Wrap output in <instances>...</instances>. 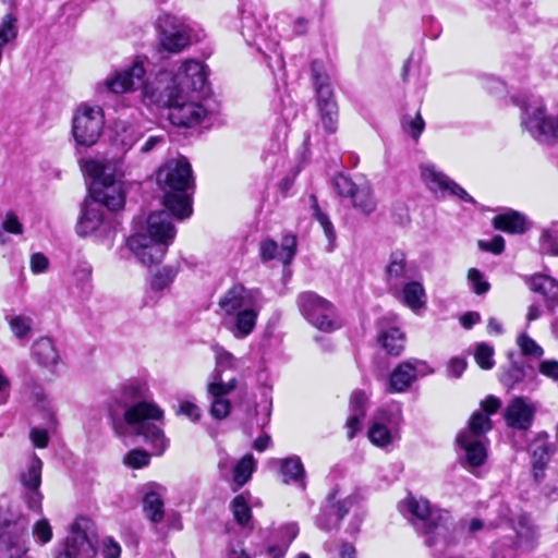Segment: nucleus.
Wrapping results in <instances>:
<instances>
[{"label":"nucleus","mask_w":558,"mask_h":558,"mask_svg":"<svg viewBox=\"0 0 558 558\" xmlns=\"http://www.w3.org/2000/svg\"><path fill=\"white\" fill-rule=\"evenodd\" d=\"M101 555L104 558H120L121 547L112 537H105L101 542Z\"/></svg>","instance_id":"obj_54"},{"label":"nucleus","mask_w":558,"mask_h":558,"mask_svg":"<svg viewBox=\"0 0 558 558\" xmlns=\"http://www.w3.org/2000/svg\"><path fill=\"white\" fill-rule=\"evenodd\" d=\"M142 137L143 131L140 126L126 122L116 124L113 144L123 153H128Z\"/></svg>","instance_id":"obj_32"},{"label":"nucleus","mask_w":558,"mask_h":558,"mask_svg":"<svg viewBox=\"0 0 558 558\" xmlns=\"http://www.w3.org/2000/svg\"><path fill=\"white\" fill-rule=\"evenodd\" d=\"M145 392L142 384L124 385L108 403V415L118 437L141 436L153 454L161 456L169 446L161 427L163 411L155 403L145 401Z\"/></svg>","instance_id":"obj_2"},{"label":"nucleus","mask_w":558,"mask_h":558,"mask_svg":"<svg viewBox=\"0 0 558 558\" xmlns=\"http://www.w3.org/2000/svg\"><path fill=\"white\" fill-rule=\"evenodd\" d=\"M420 172L425 186L437 197L453 195L463 202L475 203L474 198L462 186L441 172L434 163H422Z\"/></svg>","instance_id":"obj_17"},{"label":"nucleus","mask_w":558,"mask_h":558,"mask_svg":"<svg viewBox=\"0 0 558 558\" xmlns=\"http://www.w3.org/2000/svg\"><path fill=\"white\" fill-rule=\"evenodd\" d=\"M532 458L533 475L539 482L544 478V471L550 461L553 449L546 434L537 435L529 446Z\"/></svg>","instance_id":"obj_27"},{"label":"nucleus","mask_w":558,"mask_h":558,"mask_svg":"<svg viewBox=\"0 0 558 558\" xmlns=\"http://www.w3.org/2000/svg\"><path fill=\"white\" fill-rule=\"evenodd\" d=\"M50 262L43 253H34L31 255L29 268L34 275H40L49 269Z\"/></svg>","instance_id":"obj_53"},{"label":"nucleus","mask_w":558,"mask_h":558,"mask_svg":"<svg viewBox=\"0 0 558 558\" xmlns=\"http://www.w3.org/2000/svg\"><path fill=\"white\" fill-rule=\"evenodd\" d=\"M413 277V267L408 264L402 252H395L390 255L386 267V282L393 293H398L403 283Z\"/></svg>","instance_id":"obj_25"},{"label":"nucleus","mask_w":558,"mask_h":558,"mask_svg":"<svg viewBox=\"0 0 558 558\" xmlns=\"http://www.w3.org/2000/svg\"><path fill=\"white\" fill-rule=\"evenodd\" d=\"M535 407L522 397L513 398L507 405L504 417L508 426L525 430L533 422Z\"/></svg>","instance_id":"obj_22"},{"label":"nucleus","mask_w":558,"mask_h":558,"mask_svg":"<svg viewBox=\"0 0 558 558\" xmlns=\"http://www.w3.org/2000/svg\"><path fill=\"white\" fill-rule=\"evenodd\" d=\"M272 463L279 469V474L284 484H295L305 489V469L298 456H291L284 459H276Z\"/></svg>","instance_id":"obj_28"},{"label":"nucleus","mask_w":558,"mask_h":558,"mask_svg":"<svg viewBox=\"0 0 558 558\" xmlns=\"http://www.w3.org/2000/svg\"><path fill=\"white\" fill-rule=\"evenodd\" d=\"M494 355V349L486 344V343H480L476 347L474 357L478 366L483 369H490L495 365V362L493 360Z\"/></svg>","instance_id":"obj_49"},{"label":"nucleus","mask_w":558,"mask_h":558,"mask_svg":"<svg viewBox=\"0 0 558 558\" xmlns=\"http://www.w3.org/2000/svg\"><path fill=\"white\" fill-rule=\"evenodd\" d=\"M165 143V137L161 136V135H155V136H149L145 143L141 146L140 148V151L142 154H148L149 151H151L157 145H160V144H163Z\"/></svg>","instance_id":"obj_63"},{"label":"nucleus","mask_w":558,"mask_h":558,"mask_svg":"<svg viewBox=\"0 0 558 558\" xmlns=\"http://www.w3.org/2000/svg\"><path fill=\"white\" fill-rule=\"evenodd\" d=\"M178 415L186 416L192 422H197L202 416L201 408L192 401H181L177 409Z\"/></svg>","instance_id":"obj_52"},{"label":"nucleus","mask_w":558,"mask_h":558,"mask_svg":"<svg viewBox=\"0 0 558 558\" xmlns=\"http://www.w3.org/2000/svg\"><path fill=\"white\" fill-rule=\"evenodd\" d=\"M312 74L317 96V109L324 130L332 134L338 128V105L333 97L330 78L320 62L312 63Z\"/></svg>","instance_id":"obj_13"},{"label":"nucleus","mask_w":558,"mask_h":558,"mask_svg":"<svg viewBox=\"0 0 558 558\" xmlns=\"http://www.w3.org/2000/svg\"><path fill=\"white\" fill-rule=\"evenodd\" d=\"M146 106H162L169 108V120L173 125L191 128L204 121L209 109L203 93L195 95L160 94L149 90V96H142Z\"/></svg>","instance_id":"obj_7"},{"label":"nucleus","mask_w":558,"mask_h":558,"mask_svg":"<svg viewBox=\"0 0 558 558\" xmlns=\"http://www.w3.org/2000/svg\"><path fill=\"white\" fill-rule=\"evenodd\" d=\"M93 536L94 522L86 517H77L70 525L69 534L54 558H96L97 548Z\"/></svg>","instance_id":"obj_10"},{"label":"nucleus","mask_w":558,"mask_h":558,"mask_svg":"<svg viewBox=\"0 0 558 558\" xmlns=\"http://www.w3.org/2000/svg\"><path fill=\"white\" fill-rule=\"evenodd\" d=\"M106 125L104 108L97 104L83 101L72 113L71 135L77 147L90 148L102 136Z\"/></svg>","instance_id":"obj_8"},{"label":"nucleus","mask_w":558,"mask_h":558,"mask_svg":"<svg viewBox=\"0 0 558 558\" xmlns=\"http://www.w3.org/2000/svg\"><path fill=\"white\" fill-rule=\"evenodd\" d=\"M76 232L81 236L96 233L110 247L117 233V226L111 217L106 215L101 204L88 197L78 219Z\"/></svg>","instance_id":"obj_12"},{"label":"nucleus","mask_w":558,"mask_h":558,"mask_svg":"<svg viewBox=\"0 0 558 558\" xmlns=\"http://www.w3.org/2000/svg\"><path fill=\"white\" fill-rule=\"evenodd\" d=\"M517 344L525 356L539 359L544 354L543 348L526 333H521L518 337Z\"/></svg>","instance_id":"obj_45"},{"label":"nucleus","mask_w":558,"mask_h":558,"mask_svg":"<svg viewBox=\"0 0 558 558\" xmlns=\"http://www.w3.org/2000/svg\"><path fill=\"white\" fill-rule=\"evenodd\" d=\"M231 510L236 522L246 529L252 530V511L248 506V498L245 494L238 495L231 502Z\"/></svg>","instance_id":"obj_38"},{"label":"nucleus","mask_w":558,"mask_h":558,"mask_svg":"<svg viewBox=\"0 0 558 558\" xmlns=\"http://www.w3.org/2000/svg\"><path fill=\"white\" fill-rule=\"evenodd\" d=\"M218 468L223 477H227L230 474V472L233 471L234 465L232 463L231 458L227 453H222L219 457Z\"/></svg>","instance_id":"obj_64"},{"label":"nucleus","mask_w":558,"mask_h":558,"mask_svg":"<svg viewBox=\"0 0 558 558\" xmlns=\"http://www.w3.org/2000/svg\"><path fill=\"white\" fill-rule=\"evenodd\" d=\"M124 463L133 469H140L149 463V454L144 450H131L124 457Z\"/></svg>","instance_id":"obj_51"},{"label":"nucleus","mask_w":558,"mask_h":558,"mask_svg":"<svg viewBox=\"0 0 558 558\" xmlns=\"http://www.w3.org/2000/svg\"><path fill=\"white\" fill-rule=\"evenodd\" d=\"M296 252V238L288 234L282 238L281 246L272 240H264L259 245V253L263 260L280 259L283 264H290Z\"/></svg>","instance_id":"obj_26"},{"label":"nucleus","mask_w":558,"mask_h":558,"mask_svg":"<svg viewBox=\"0 0 558 558\" xmlns=\"http://www.w3.org/2000/svg\"><path fill=\"white\" fill-rule=\"evenodd\" d=\"M27 526L24 521L7 523L0 532V542L4 546L9 558L17 555L26 554L28 547L26 545Z\"/></svg>","instance_id":"obj_23"},{"label":"nucleus","mask_w":558,"mask_h":558,"mask_svg":"<svg viewBox=\"0 0 558 558\" xmlns=\"http://www.w3.org/2000/svg\"><path fill=\"white\" fill-rule=\"evenodd\" d=\"M368 397L362 390H355L350 398L351 414L347 420L348 437L352 439L361 428V422L366 414Z\"/></svg>","instance_id":"obj_31"},{"label":"nucleus","mask_w":558,"mask_h":558,"mask_svg":"<svg viewBox=\"0 0 558 558\" xmlns=\"http://www.w3.org/2000/svg\"><path fill=\"white\" fill-rule=\"evenodd\" d=\"M43 461L33 454L25 469L21 471L19 480L24 488L28 508L37 513L43 510V494L39 490L41 485Z\"/></svg>","instance_id":"obj_20"},{"label":"nucleus","mask_w":558,"mask_h":558,"mask_svg":"<svg viewBox=\"0 0 558 558\" xmlns=\"http://www.w3.org/2000/svg\"><path fill=\"white\" fill-rule=\"evenodd\" d=\"M161 46L173 53L181 52L191 44V29L180 17L161 13L156 20Z\"/></svg>","instance_id":"obj_15"},{"label":"nucleus","mask_w":558,"mask_h":558,"mask_svg":"<svg viewBox=\"0 0 558 558\" xmlns=\"http://www.w3.org/2000/svg\"><path fill=\"white\" fill-rule=\"evenodd\" d=\"M32 356L36 363L50 372H54L60 363V355L54 342L48 337L37 339L32 345Z\"/></svg>","instance_id":"obj_29"},{"label":"nucleus","mask_w":558,"mask_h":558,"mask_svg":"<svg viewBox=\"0 0 558 558\" xmlns=\"http://www.w3.org/2000/svg\"><path fill=\"white\" fill-rule=\"evenodd\" d=\"M398 509L434 555L445 554L458 543V524L450 510L433 505L427 498L409 495Z\"/></svg>","instance_id":"obj_4"},{"label":"nucleus","mask_w":558,"mask_h":558,"mask_svg":"<svg viewBox=\"0 0 558 558\" xmlns=\"http://www.w3.org/2000/svg\"><path fill=\"white\" fill-rule=\"evenodd\" d=\"M241 34L248 45L256 43L264 34L263 17L245 7L241 9Z\"/></svg>","instance_id":"obj_33"},{"label":"nucleus","mask_w":558,"mask_h":558,"mask_svg":"<svg viewBox=\"0 0 558 558\" xmlns=\"http://www.w3.org/2000/svg\"><path fill=\"white\" fill-rule=\"evenodd\" d=\"M238 387V379L231 378L227 381L217 374H211L206 386L208 399L210 400L209 413L216 420H223L231 412V402L227 398Z\"/></svg>","instance_id":"obj_18"},{"label":"nucleus","mask_w":558,"mask_h":558,"mask_svg":"<svg viewBox=\"0 0 558 558\" xmlns=\"http://www.w3.org/2000/svg\"><path fill=\"white\" fill-rule=\"evenodd\" d=\"M5 320L10 327L12 335L20 341H27L33 332V319L25 314H9Z\"/></svg>","instance_id":"obj_36"},{"label":"nucleus","mask_w":558,"mask_h":558,"mask_svg":"<svg viewBox=\"0 0 558 558\" xmlns=\"http://www.w3.org/2000/svg\"><path fill=\"white\" fill-rule=\"evenodd\" d=\"M432 372L428 365L421 360H407L398 364L390 373L386 389L389 393L405 392L418 377Z\"/></svg>","instance_id":"obj_19"},{"label":"nucleus","mask_w":558,"mask_h":558,"mask_svg":"<svg viewBox=\"0 0 558 558\" xmlns=\"http://www.w3.org/2000/svg\"><path fill=\"white\" fill-rule=\"evenodd\" d=\"M521 126L542 145L558 144V113L550 116L541 100L525 106L521 113Z\"/></svg>","instance_id":"obj_9"},{"label":"nucleus","mask_w":558,"mask_h":558,"mask_svg":"<svg viewBox=\"0 0 558 558\" xmlns=\"http://www.w3.org/2000/svg\"><path fill=\"white\" fill-rule=\"evenodd\" d=\"M354 502H355L354 497H348L341 504H339L337 507L332 506L331 511L336 515L335 521L331 524H329L328 522H324L323 515H320L317 519L318 526L322 529H325V530L331 529L348 513V511L350 510V508L353 506Z\"/></svg>","instance_id":"obj_47"},{"label":"nucleus","mask_w":558,"mask_h":558,"mask_svg":"<svg viewBox=\"0 0 558 558\" xmlns=\"http://www.w3.org/2000/svg\"><path fill=\"white\" fill-rule=\"evenodd\" d=\"M401 125L412 138L417 140L425 128V122L420 113L407 114L402 118Z\"/></svg>","instance_id":"obj_46"},{"label":"nucleus","mask_w":558,"mask_h":558,"mask_svg":"<svg viewBox=\"0 0 558 558\" xmlns=\"http://www.w3.org/2000/svg\"><path fill=\"white\" fill-rule=\"evenodd\" d=\"M378 341L389 355L398 356L404 350V335L397 327L381 330Z\"/></svg>","instance_id":"obj_35"},{"label":"nucleus","mask_w":558,"mask_h":558,"mask_svg":"<svg viewBox=\"0 0 558 558\" xmlns=\"http://www.w3.org/2000/svg\"><path fill=\"white\" fill-rule=\"evenodd\" d=\"M312 199L314 202V204H313L314 216H315L316 220L319 222L320 227L323 228L324 233L329 242V251H331L333 248V242L336 240L335 228H333L331 221L329 220V218L327 217V215H325L319 209V207L316 203V198L314 196H312Z\"/></svg>","instance_id":"obj_44"},{"label":"nucleus","mask_w":558,"mask_h":558,"mask_svg":"<svg viewBox=\"0 0 558 558\" xmlns=\"http://www.w3.org/2000/svg\"><path fill=\"white\" fill-rule=\"evenodd\" d=\"M493 223L496 229L508 233H523L527 229L526 218L514 210L497 215Z\"/></svg>","instance_id":"obj_34"},{"label":"nucleus","mask_w":558,"mask_h":558,"mask_svg":"<svg viewBox=\"0 0 558 558\" xmlns=\"http://www.w3.org/2000/svg\"><path fill=\"white\" fill-rule=\"evenodd\" d=\"M298 305L302 315L315 328L332 331L339 327L332 304L316 293H301L298 298Z\"/></svg>","instance_id":"obj_14"},{"label":"nucleus","mask_w":558,"mask_h":558,"mask_svg":"<svg viewBox=\"0 0 558 558\" xmlns=\"http://www.w3.org/2000/svg\"><path fill=\"white\" fill-rule=\"evenodd\" d=\"M468 281L476 294H485L490 289L489 282L484 275L476 268H470L468 271Z\"/></svg>","instance_id":"obj_48"},{"label":"nucleus","mask_w":558,"mask_h":558,"mask_svg":"<svg viewBox=\"0 0 558 558\" xmlns=\"http://www.w3.org/2000/svg\"><path fill=\"white\" fill-rule=\"evenodd\" d=\"M12 384L0 365V407L7 404L11 397Z\"/></svg>","instance_id":"obj_55"},{"label":"nucleus","mask_w":558,"mask_h":558,"mask_svg":"<svg viewBox=\"0 0 558 558\" xmlns=\"http://www.w3.org/2000/svg\"><path fill=\"white\" fill-rule=\"evenodd\" d=\"M32 533L36 542L41 545L48 544L52 539V527L47 519H40L33 525Z\"/></svg>","instance_id":"obj_50"},{"label":"nucleus","mask_w":558,"mask_h":558,"mask_svg":"<svg viewBox=\"0 0 558 558\" xmlns=\"http://www.w3.org/2000/svg\"><path fill=\"white\" fill-rule=\"evenodd\" d=\"M526 377L525 367L522 365H519L518 363L511 364L501 375L500 381L504 386L507 388H515Z\"/></svg>","instance_id":"obj_42"},{"label":"nucleus","mask_w":558,"mask_h":558,"mask_svg":"<svg viewBox=\"0 0 558 558\" xmlns=\"http://www.w3.org/2000/svg\"><path fill=\"white\" fill-rule=\"evenodd\" d=\"M492 422L481 411L474 412L469 425L458 436L457 441L465 451V459L471 466H480L486 460L485 434L490 430Z\"/></svg>","instance_id":"obj_11"},{"label":"nucleus","mask_w":558,"mask_h":558,"mask_svg":"<svg viewBox=\"0 0 558 558\" xmlns=\"http://www.w3.org/2000/svg\"><path fill=\"white\" fill-rule=\"evenodd\" d=\"M166 488L157 483H148L143 487V512L153 523H160L165 517L163 495Z\"/></svg>","instance_id":"obj_24"},{"label":"nucleus","mask_w":558,"mask_h":558,"mask_svg":"<svg viewBox=\"0 0 558 558\" xmlns=\"http://www.w3.org/2000/svg\"><path fill=\"white\" fill-rule=\"evenodd\" d=\"M279 533L281 537V543L288 544L289 546L291 542L296 537L299 533V527L296 523H288L279 530Z\"/></svg>","instance_id":"obj_59"},{"label":"nucleus","mask_w":558,"mask_h":558,"mask_svg":"<svg viewBox=\"0 0 558 558\" xmlns=\"http://www.w3.org/2000/svg\"><path fill=\"white\" fill-rule=\"evenodd\" d=\"M402 294L403 303L412 310H418L425 305V290L417 281H407L398 293Z\"/></svg>","instance_id":"obj_37"},{"label":"nucleus","mask_w":558,"mask_h":558,"mask_svg":"<svg viewBox=\"0 0 558 558\" xmlns=\"http://www.w3.org/2000/svg\"><path fill=\"white\" fill-rule=\"evenodd\" d=\"M530 289L544 296L549 310L558 307V281L549 276L535 274L526 279Z\"/></svg>","instance_id":"obj_30"},{"label":"nucleus","mask_w":558,"mask_h":558,"mask_svg":"<svg viewBox=\"0 0 558 558\" xmlns=\"http://www.w3.org/2000/svg\"><path fill=\"white\" fill-rule=\"evenodd\" d=\"M482 410L486 412L483 415H486L489 418V414H494L497 412V410L500 407V400L494 396L487 397L482 403H481Z\"/></svg>","instance_id":"obj_62"},{"label":"nucleus","mask_w":558,"mask_h":558,"mask_svg":"<svg viewBox=\"0 0 558 558\" xmlns=\"http://www.w3.org/2000/svg\"><path fill=\"white\" fill-rule=\"evenodd\" d=\"M145 73L143 61L136 60L130 68L107 78L104 84L114 94L142 87V96H149V90L160 94L195 95V93H204L207 83L205 65L193 59H186L170 69L161 70L149 80H144Z\"/></svg>","instance_id":"obj_3"},{"label":"nucleus","mask_w":558,"mask_h":558,"mask_svg":"<svg viewBox=\"0 0 558 558\" xmlns=\"http://www.w3.org/2000/svg\"><path fill=\"white\" fill-rule=\"evenodd\" d=\"M256 469V461L252 454H245L233 468V482L236 488L248 482Z\"/></svg>","instance_id":"obj_39"},{"label":"nucleus","mask_w":558,"mask_h":558,"mask_svg":"<svg viewBox=\"0 0 558 558\" xmlns=\"http://www.w3.org/2000/svg\"><path fill=\"white\" fill-rule=\"evenodd\" d=\"M157 185L163 193V205L168 210L151 213L147 218L145 233L128 239V247L144 265L159 263L175 238L177 230L171 215L177 219L189 218L192 213L194 180L189 161L181 157L166 161L156 173Z\"/></svg>","instance_id":"obj_1"},{"label":"nucleus","mask_w":558,"mask_h":558,"mask_svg":"<svg viewBox=\"0 0 558 558\" xmlns=\"http://www.w3.org/2000/svg\"><path fill=\"white\" fill-rule=\"evenodd\" d=\"M2 229L5 232L13 233V234H21L23 231V227L21 222L17 220V218L14 215H7L3 223Z\"/></svg>","instance_id":"obj_60"},{"label":"nucleus","mask_w":558,"mask_h":558,"mask_svg":"<svg viewBox=\"0 0 558 558\" xmlns=\"http://www.w3.org/2000/svg\"><path fill=\"white\" fill-rule=\"evenodd\" d=\"M218 306L227 330L241 340L254 331L263 308V296L259 290L234 284L219 299Z\"/></svg>","instance_id":"obj_5"},{"label":"nucleus","mask_w":558,"mask_h":558,"mask_svg":"<svg viewBox=\"0 0 558 558\" xmlns=\"http://www.w3.org/2000/svg\"><path fill=\"white\" fill-rule=\"evenodd\" d=\"M539 248L543 254L558 256V222L543 229L539 239Z\"/></svg>","instance_id":"obj_40"},{"label":"nucleus","mask_w":558,"mask_h":558,"mask_svg":"<svg viewBox=\"0 0 558 558\" xmlns=\"http://www.w3.org/2000/svg\"><path fill=\"white\" fill-rule=\"evenodd\" d=\"M333 184L339 195L350 198L353 208L360 214L369 216L376 210L377 202L369 182H354L343 174H338Z\"/></svg>","instance_id":"obj_16"},{"label":"nucleus","mask_w":558,"mask_h":558,"mask_svg":"<svg viewBox=\"0 0 558 558\" xmlns=\"http://www.w3.org/2000/svg\"><path fill=\"white\" fill-rule=\"evenodd\" d=\"M216 367L213 374H219L222 377V372L226 369L236 371L240 365V359L235 357L231 352L225 350L222 347H215Z\"/></svg>","instance_id":"obj_41"},{"label":"nucleus","mask_w":558,"mask_h":558,"mask_svg":"<svg viewBox=\"0 0 558 558\" xmlns=\"http://www.w3.org/2000/svg\"><path fill=\"white\" fill-rule=\"evenodd\" d=\"M368 438L377 447L385 448L400 438L399 418L379 412L372 422L368 429Z\"/></svg>","instance_id":"obj_21"},{"label":"nucleus","mask_w":558,"mask_h":558,"mask_svg":"<svg viewBox=\"0 0 558 558\" xmlns=\"http://www.w3.org/2000/svg\"><path fill=\"white\" fill-rule=\"evenodd\" d=\"M83 171L93 181L89 190V198L97 201L109 210H118L123 207L125 193L123 183L117 179L122 177L121 162L112 165L93 158L82 160Z\"/></svg>","instance_id":"obj_6"},{"label":"nucleus","mask_w":558,"mask_h":558,"mask_svg":"<svg viewBox=\"0 0 558 558\" xmlns=\"http://www.w3.org/2000/svg\"><path fill=\"white\" fill-rule=\"evenodd\" d=\"M466 368V361L462 357H452L447 364V375L452 378L460 377Z\"/></svg>","instance_id":"obj_57"},{"label":"nucleus","mask_w":558,"mask_h":558,"mask_svg":"<svg viewBox=\"0 0 558 558\" xmlns=\"http://www.w3.org/2000/svg\"><path fill=\"white\" fill-rule=\"evenodd\" d=\"M480 246L494 254H500L505 250V240L500 235H496L489 242H480Z\"/></svg>","instance_id":"obj_61"},{"label":"nucleus","mask_w":558,"mask_h":558,"mask_svg":"<svg viewBox=\"0 0 558 558\" xmlns=\"http://www.w3.org/2000/svg\"><path fill=\"white\" fill-rule=\"evenodd\" d=\"M538 372L543 376L553 380H558V361L557 360H543L538 364Z\"/></svg>","instance_id":"obj_56"},{"label":"nucleus","mask_w":558,"mask_h":558,"mask_svg":"<svg viewBox=\"0 0 558 558\" xmlns=\"http://www.w3.org/2000/svg\"><path fill=\"white\" fill-rule=\"evenodd\" d=\"M29 438L34 446L37 448H46L48 446L49 437L45 429L34 427L31 429Z\"/></svg>","instance_id":"obj_58"},{"label":"nucleus","mask_w":558,"mask_h":558,"mask_svg":"<svg viewBox=\"0 0 558 558\" xmlns=\"http://www.w3.org/2000/svg\"><path fill=\"white\" fill-rule=\"evenodd\" d=\"M178 275V267L166 266L158 270L151 279V288L157 291H161L170 287L174 278Z\"/></svg>","instance_id":"obj_43"}]
</instances>
